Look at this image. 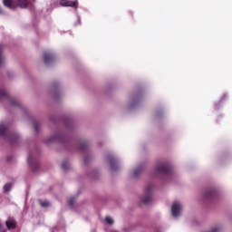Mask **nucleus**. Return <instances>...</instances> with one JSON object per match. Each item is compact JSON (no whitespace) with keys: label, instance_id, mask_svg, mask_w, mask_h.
<instances>
[{"label":"nucleus","instance_id":"f257e3e1","mask_svg":"<svg viewBox=\"0 0 232 232\" xmlns=\"http://www.w3.org/2000/svg\"><path fill=\"white\" fill-rule=\"evenodd\" d=\"M184 211V204L180 201H174L170 206V215L173 218H180Z\"/></svg>","mask_w":232,"mask_h":232},{"label":"nucleus","instance_id":"f03ea898","mask_svg":"<svg viewBox=\"0 0 232 232\" xmlns=\"http://www.w3.org/2000/svg\"><path fill=\"white\" fill-rule=\"evenodd\" d=\"M56 59L57 53L53 51H45L42 54V63H44L45 66H52Z\"/></svg>","mask_w":232,"mask_h":232},{"label":"nucleus","instance_id":"7ed1b4c3","mask_svg":"<svg viewBox=\"0 0 232 232\" xmlns=\"http://www.w3.org/2000/svg\"><path fill=\"white\" fill-rule=\"evenodd\" d=\"M5 6L7 8H15L20 6L21 8H26L28 6V1L26 0H3Z\"/></svg>","mask_w":232,"mask_h":232},{"label":"nucleus","instance_id":"20e7f679","mask_svg":"<svg viewBox=\"0 0 232 232\" xmlns=\"http://www.w3.org/2000/svg\"><path fill=\"white\" fill-rule=\"evenodd\" d=\"M107 163L112 171H117L121 166V160L117 157L109 156L107 158Z\"/></svg>","mask_w":232,"mask_h":232},{"label":"nucleus","instance_id":"39448f33","mask_svg":"<svg viewBox=\"0 0 232 232\" xmlns=\"http://www.w3.org/2000/svg\"><path fill=\"white\" fill-rule=\"evenodd\" d=\"M169 168H170L169 163L163 162V163L158 164L154 168V171L155 173H161V175H167V173H169Z\"/></svg>","mask_w":232,"mask_h":232},{"label":"nucleus","instance_id":"423d86ee","mask_svg":"<svg viewBox=\"0 0 232 232\" xmlns=\"http://www.w3.org/2000/svg\"><path fill=\"white\" fill-rule=\"evenodd\" d=\"M59 5L61 6H69L71 8H77L79 6V2L77 0H59Z\"/></svg>","mask_w":232,"mask_h":232},{"label":"nucleus","instance_id":"0eeeda50","mask_svg":"<svg viewBox=\"0 0 232 232\" xmlns=\"http://www.w3.org/2000/svg\"><path fill=\"white\" fill-rule=\"evenodd\" d=\"M10 128L9 121H4L0 123V135L5 136Z\"/></svg>","mask_w":232,"mask_h":232},{"label":"nucleus","instance_id":"6e6552de","mask_svg":"<svg viewBox=\"0 0 232 232\" xmlns=\"http://www.w3.org/2000/svg\"><path fill=\"white\" fill-rule=\"evenodd\" d=\"M5 226L9 231H14L17 227V223L14 218H9L5 221Z\"/></svg>","mask_w":232,"mask_h":232},{"label":"nucleus","instance_id":"1a4fd4ad","mask_svg":"<svg viewBox=\"0 0 232 232\" xmlns=\"http://www.w3.org/2000/svg\"><path fill=\"white\" fill-rule=\"evenodd\" d=\"M153 200V196L150 194H147L146 192H143V195L140 197V202L142 204H150Z\"/></svg>","mask_w":232,"mask_h":232},{"label":"nucleus","instance_id":"9d476101","mask_svg":"<svg viewBox=\"0 0 232 232\" xmlns=\"http://www.w3.org/2000/svg\"><path fill=\"white\" fill-rule=\"evenodd\" d=\"M6 63V57L5 56V44H0V66Z\"/></svg>","mask_w":232,"mask_h":232},{"label":"nucleus","instance_id":"9b49d317","mask_svg":"<svg viewBox=\"0 0 232 232\" xmlns=\"http://www.w3.org/2000/svg\"><path fill=\"white\" fill-rule=\"evenodd\" d=\"M144 193H147V195H150L153 197V194L155 193V185L149 184L144 188Z\"/></svg>","mask_w":232,"mask_h":232},{"label":"nucleus","instance_id":"f8f14e48","mask_svg":"<svg viewBox=\"0 0 232 232\" xmlns=\"http://www.w3.org/2000/svg\"><path fill=\"white\" fill-rule=\"evenodd\" d=\"M10 97L8 90L5 87H0V101L1 99H8Z\"/></svg>","mask_w":232,"mask_h":232},{"label":"nucleus","instance_id":"ddd939ff","mask_svg":"<svg viewBox=\"0 0 232 232\" xmlns=\"http://www.w3.org/2000/svg\"><path fill=\"white\" fill-rule=\"evenodd\" d=\"M104 224L106 226H113L115 224V219L111 216H106L104 218Z\"/></svg>","mask_w":232,"mask_h":232},{"label":"nucleus","instance_id":"4468645a","mask_svg":"<svg viewBox=\"0 0 232 232\" xmlns=\"http://www.w3.org/2000/svg\"><path fill=\"white\" fill-rule=\"evenodd\" d=\"M140 104V99L134 97L130 102V108H135V106H139Z\"/></svg>","mask_w":232,"mask_h":232},{"label":"nucleus","instance_id":"2eb2a0df","mask_svg":"<svg viewBox=\"0 0 232 232\" xmlns=\"http://www.w3.org/2000/svg\"><path fill=\"white\" fill-rule=\"evenodd\" d=\"M204 197L205 198H211L212 197H215V189L214 188L208 189L204 193Z\"/></svg>","mask_w":232,"mask_h":232},{"label":"nucleus","instance_id":"dca6fc26","mask_svg":"<svg viewBox=\"0 0 232 232\" xmlns=\"http://www.w3.org/2000/svg\"><path fill=\"white\" fill-rule=\"evenodd\" d=\"M142 173V166H138L132 170V177H139Z\"/></svg>","mask_w":232,"mask_h":232},{"label":"nucleus","instance_id":"f3484780","mask_svg":"<svg viewBox=\"0 0 232 232\" xmlns=\"http://www.w3.org/2000/svg\"><path fill=\"white\" fill-rule=\"evenodd\" d=\"M39 203L42 208H49L50 206V202L48 200H40Z\"/></svg>","mask_w":232,"mask_h":232},{"label":"nucleus","instance_id":"a211bd4d","mask_svg":"<svg viewBox=\"0 0 232 232\" xmlns=\"http://www.w3.org/2000/svg\"><path fill=\"white\" fill-rule=\"evenodd\" d=\"M62 168L63 169H68L70 168V161L69 160H63L62 162Z\"/></svg>","mask_w":232,"mask_h":232},{"label":"nucleus","instance_id":"6ab92c4d","mask_svg":"<svg viewBox=\"0 0 232 232\" xmlns=\"http://www.w3.org/2000/svg\"><path fill=\"white\" fill-rule=\"evenodd\" d=\"M4 190L5 193H8V191L12 190V183H7L4 186Z\"/></svg>","mask_w":232,"mask_h":232},{"label":"nucleus","instance_id":"aec40b11","mask_svg":"<svg viewBox=\"0 0 232 232\" xmlns=\"http://www.w3.org/2000/svg\"><path fill=\"white\" fill-rule=\"evenodd\" d=\"M51 142H53V140H61V135H59V134H55L54 136H53L52 138H51Z\"/></svg>","mask_w":232,"mask_h":232},{"label":"nucleus","instance_id":"412c9836","mask_svg":"<svg viewBox=\"0 0 232 232\" xmlns=\"http://www.w3.org/2000/svg\"><path fill=\"white\" fill-rule=\"evenodd\" d=\"M68 204L69 206H72L73 204H75V198H69Z\"/></svg>","mask_w":232,"mask_h":232},{"label":"nucleus","instance_id":"4be33fe9","mask_svg":"<svg viewBox=\"0 0 232 232\" xmlns=\"http://www.w3.org/2000/svg\"><path fill=\"white\" fill-rule=\"evenodd\" d=\"M28 162H29L30 166L33 168V169H34V166H37L36 161H32V160H29Z\"/></svg>","mask_w":232,"mask_h":232},{"label":"nucleus","instance_id":"5701e85b","mask_svg":"<svg viewBox=\"0 0 232 232\" xmlns=\"http://www.w3.org/2000/svg\"><path fill=\"white\" fill-rule=\"evenodd\" d=\"M0 232H6V228L2 224H0Z\"/></svg>","mask_w":232,"mask_h":232},{"label":"nucleus","instance_id":"b1692460","mask_svg":"<svg viewBox=\"0 0 232 232\" xmlns=\"http://www.w3.org/2000/svg\"><path fill=\"white\" fill-rule=\"evenodd\" d=\"M0 14H3V8L0 6Z\"/></svg>","mask_w":232,"mask_h":232}]
</instances>
